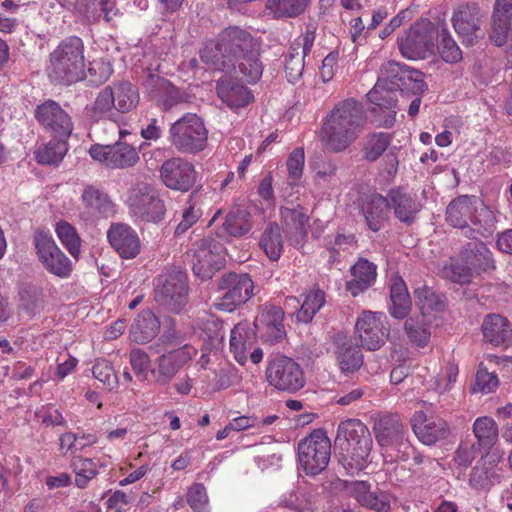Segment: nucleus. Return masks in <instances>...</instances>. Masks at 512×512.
I'll return each instance as SVG.
<instances>
[{"label":"nucleus","mask_w":512,"mask_h":512,"mask_svg":"<svg viewBox=\"0 0 512 512\" xmlns=\"http://www.w3.org/2000/svg\"><path fill=\"white\" fill-rule=\"evenodd\" d=\"M283 319L284 311L281 307L265 306L256 317L254 325L266 341L277 342L286 334Z\"/></svg>","instance_id":"bb28decb"},{"label":"nucleus","mask_w":512,"mask_h":512,"mask_svg":"<svg viewBox=\"0 0 512 512\" xmlns=\"http://www.w3.org/2000/svg\"><path fill=\"white\" fill-rule=\"evenodd\" d=\"M345 490L363 507L377 512H389L391 508L389 495L380 490H371L367 481L354 480L347 482Z\"/></svg>","instance_id":"4be33fe9"},{"label":"nucleus","mask_w":512,"mask_h":512,"mask_svg":"<svg viewBox=\"0 0 512 512\" xmlns=\"http://www.w3.org/2000/svg\"><path fill=\"white\" fill-rule=\"evenodd\" d=\"M335 344V354L341 371L353 373L358 370L363 363L361 350L352 344V340L348 336L342 334L336 336Z\"/></svg>","instance_id":"2f4dec72"},{"label":"nucleus","mask_w":512,"mask_h":512,"mask_svg":"<svg viewBox=\"0 0 512 512\" xmlns=\"http://www.w3.org/2000/svg\"><path fill=\"white\" fill-rule=\"evenodd\" d=\"M55 232L68 252L74 258H78L81 252V239L76 229L68 222L61 221L56 224Z\"/></svg>","instance_id":"bf43d9fd"},{"label":"nucleus","mask_w":512,"mask_h":512,"mask_svg":"<svg viewBox=\"0 0 512 512\" xmlns=\"http://www.w3.org/2000/svg\"><path fill=\"white\" fill-rule=\"evenodd\" d=\"M85 69L83 42L73 36L51 52L46 71L52 82L71 85L85 78Z\"/></svg>","instance_id":"7ed1b4c3"},{"label":"nucleus","mask_w":512,"mask_h":512,"mask_svg":"<svg viewBox=\"0 0 512 512\" xmlns=\"http://www.w3.org/2000/svg\"><path fill=\"white\" fill-rule=\"evenodd\" d=\"M377 81L397 90L402 86H407V81H413L411 89L416 93H422L426 88L419 71L410 70L393 61H389L381 67Z\"/></svg>","instance_id":"6ab92c4d"},{"label":"nucleus","mask_w":512,"mask_h":512,"mask_svg":"<svg viewBox=\"0 0 512 512\" xmlns=\"http://www.w3.org/2000/svg\"><path fill=\"white\" fill-rule=\"evenodd\" d=\"M366 122L362 105L354 99L338 103L326 116L321 141L326 149L341 152L360 135Z\"/></svg>","instance_id":"f257e3e1"},{"label":"nucleus","mask_w":512,"mask_h":512,"mask_svg":"<svg viewBox=\"0 0 512 512\" xmlns=\"http://www.w3.org/2000/svg\"><path fill=\"white\" fill-rule=\"evenodd\" d=\"M82 201L93 214L106 215L112 211V202L107 194L94 187L84 189Z\"/></svg>","instance_id":"8fccbe9b"},{"label":"nucleus","mask_w":512,"mask_h":512,"mask_svg":"<svg viewBox=\"0 0 512 512\" xmlns=\"http://www.w3.org/2000/svg\"><path fill=\"white\" fill-rule=\"evenodd\" d=\"M75 484L78 488H85L89 481L97 475L96 464L91 459L80 458L74 463Z\"/></svg>","instance_id":"69168bd1"},{"label":"nucleus","mask_w":512,"mask_h":512,"mask_svg":"<svg viewBox=\"0 0 512 512\" xmlns=\"http://www.w3.org/2000/svg\"><path fill=\"white\" fill-rule=\"evenodd\" d=\"M223 229L229 236L240 237L252 229L248 212L240 209L229 212L223 223Z\"/></svg>","instance_id":"3c124183"},{"label":"nucleus","mask_w":512,"mask_h":512,"mask_svg":"<svg viewBox=\"0 0 512 512\" xmlns=\"http://www.w3.org/2000/svg\"><path fill=\"white\" fill-rule=\"evenodd\" d=\"M375 437L382 447H389L401 441L404 451L401 458L409 455V451L412 448L408 443H404L403 440V426L400 422L399 416L395 414H388L381 416L374 425Z\"/></svg>","instance_id":"a878e982"},{"label":"nucleus","mask_w":512,"mask_h":512,"mask_svg":"<svg viewBox=\"0 0 512 512\" xmlns=\"http://www.w3.org/2000/svg\"><path fill=\"white\" fill-rule=\"evenodd\" d=\"M110 89L113 92L116 114L131 111L139 102L138 91L129 82H121L111 85Z\"/></svg>","instance_id":"37998d69"},{"label":"nucleus","mask_w":512,"mask_h":512,"mask_svg":"<svg viewBox=\"0 0 512 512\" xmlns=\"http://www.w3.org/2000/svg\"><path fill=\"white\" fill-rule=\"evenodd\" d=\"M512 0H496L491 39L497 46L507 44L508 61L512 64Z\"/></svg>","instance_id":"aec40b11"},{"label":"nucleus","mask_w":512,"mask_h":512,"mask_svg":"<svg viewBox=\"0 0 512 512\" xmlns=\"http://www.w3.org/2000/svg\"><path fill=\"white\" fill-rule=\"evenodd\" d=\"M43 308V297L41 290L32 285H25L19 291L18 311L19 314L32 318Z\"/></svg>","instance_id":"79ce46f5"},{"label":"nucleus","mask_w":512,"mask_h":512,"mask_svg":"<svg viewBox=\"0 0 512 512\" xmlns=\"http://www.w3.org/2000/svg\"><path fill=\"white\" fill-rule=\"evenodd\" d=\"M356 333L362 347L367 350H377L389 335L387 317L381 312L363 311L355 325Z\"/></svg>","instance_id":"ddd939ff"},{"label":"nucleus","mask_w":512,"mask_h":512,"mask_svg":"<svg viewBox=\"0 0 512 512\" xmlns=\"http://www.w3.org/2000/svg\"><path fill=\"white\" fill-rule=\"evenodd\" d=\"M208 132L203 121L188 113L174 122L169 130L171 144L182 153H197L205 149Z\"/></svg>","instance_id":"39448f33"},{"label":"nucleus","mask_w":512,"mask_h":512,"mask_svg":"<svg viewBox=\"0 0 512 512\" xmlns=\"http://www.w3.org/2000/svg\"><path fill=\"white\" fill-rule=\"evenodd\" d=\"M66 139L51 140L35 151V157L40 164H56L60 162L67 152Z\"/></svg>","instance_id":"603ef678"},{"label":"nucleus","mask_w":512,"mask_h":512,"mask_svg":"<svg viewBox=\"0 0 512 512\" xmlns=\"http://www.w3.org/2000/svg\"><path fill=\"white\" fill-rule=\"evenodd\" d=\"M376 265L367 259H359L350 269L351 280L347 282V290L357 296L371 287L377 277Z\"/></svg>","instance_id":"473e14b6"},{"label":"nucleus","mask_w":512,"mask_h":512,"mask_svg":"<svg viewBox=\"0 0 512 512\" xmlns=\"http://www.w3.org/2000/svg\"><path fill=\"white\" fill-rule=\"evenodd\" d=\"M201 215L202 208L199 199L195 196H191L183 209L182 218L175 229V233L177 235L185 233L199 220Z\"/></svg>","instance_id":"680f3d73"},{"label":"nucleus","mask_w":512,"mask_h":512,"mask_svg":"<svg viewBox=\"0 0 512 512\" xmlns=\"http://www.w3.org/2000/svg\"><path fill=\"white\" fill-rule=\"evenodd\" d=\"M89 155L98 163L113 169L132 167L139 161L137 150L124 142H116L113 145H92Z\"/></svg>","instance_id":"2eb2a0df"},{"label":"nucleus","mask_w":512,"mask_h":512,"mask_svg":"<svg viewBox=\"0 0 512 512\" xmlns=\"http://www.w3.org/2000/svg\"><path fill=\"white\" fill-rule=\"evenodd\" d=\"M126 202L131 214L144 221L158 222L162 219L165 212L163 201L145 183H140L133 187L129 191Z\"/></svg>","instance_id":"f8f14e48"},{"label":"nucleus","mask_w":512,"mask_h":512,"mask_svg":"<svg viewBox=\"0 0 512 512\" xmlns=\"http://www.w3.org/2000/svg\"><path fill=\"white\" fill-rule=\"evenodd\" d=\"M458 367L454 363H448L441 368L434 380V389L440 393L449 391L456 382Z\"/></svg>","instance_id":"774afa93"},{"label":"nucleus","mask_w":512,"mask_h":512,"mask_svg":"<svg viewBox=\"0 0 512 512\" xmlns=\"http://www.w3.org/2000/svg\"><path fill=\"white\" fill-rule=\"evenodd\" d=\"M482 332L484 338L494 345L506 342L512 335L508 320L499 314H490L485 317Z\"/></svg>","instance_id":"e433bc0d"},{"label":"nucleus","mask_w":512,"mask_h":512,"mask_svg":"<svg viewBox=\"0 0 512 512\" xmlns=\"http://www.w3.org/2000/svg\"><path fill=\"white\" fill-rule=\"evenodd\" d=\"M404 332L408 342L418 348L427 346L431 338L430 328L424 319H407L404 323Z\"/></svg>","instance_id":"09e8293b"},{"label":"nucleus","mask_w":512,"mask_h":512,"mask_svg":"<svg viewBox=\"0 0 512 512\" xmlns=\"http://www.w3.org/2000/svg\"><path fill=\"white\" fill-rule=\"evenodd\" d=\"M266 378L271 386L280 391L296 392L305 384L300 365L285 356H277L269 361Z\"/></svg>","instance_id":"9b49d317"},{"label":"nucleus","mask_w":512,"mask_h":512,"mask_svg":"<svg viewBox=\"0 0 512 512\" xmlns=\"http://www.w3.org/2000/svg\"><path fill=\"white\" fill-rule=\"evenodd\" d=\"M480 11L476 4L460 6L454 13L452 23L454 30L467 45H472L478 38Z\"/></svg>","instance_id":"393cba45"},{"label":"nucleus","mask_w":512,"mask_h":512,"mask_svg":"<svg viewBox=\"0 0 512 512\" xmlns=\"http://www.w3.org/2000/svg\"><path fill=\"white\" fill-rule=\"evenodd\" d=\"M107 239L121 258L133 259L141 250L138 234L129 225L114 223L107 231Z\"/></svg>","instance_id":"412c9836"},{"label":"nucleus","mask_w":512,"mask_h":512,"mask_svg":"<svg viewBox=\"0 0 512 512\" xmlns=\"http://www.w3.org/2000/svg\"><path fill=\"white\" fill-rule=\"evenodd\" d=\"M155 365L156 366L152 370V373L155 377L156 383L161 385L168 384L180 369V365L172 352H168L160 356Z\"/></svg>","instance_id":"13d9d810"},{"label":"nucleus","mask_w":512,"mask_h":512,"mask_svg":"<svg viewBox=\"0 0 512 512\" xmlns=\"http://www.w3.org/2000/svg\"><path fill=\"white\" fill-rule=\"evenodd\" d=\"M191 252L193 272L202 280L211 278L225 262L223 244L214 238H204L197 242Z\"/></svg>","instance_id":"9d476101"},{"label":"nucleus","mask_w":512,"mask_h":512,"mask_svg":"<svg viewBox=\"0 0 512 512\" xmlns=\"http://www.w3.org/2000/svg\"><path fill=\"white\" fill-rule=\"evenodd\" d=\"M371 442L360 443L357 446L348 445L340 447L339 462L350 475L358 474L365 470L371 463Z\"/></svg>","instance_id":"cd10ccee"},{"label":"nucleus","mask_w":512,"mask_h":512,"mask_svg":"<svg viewBox=\"0 0 512 512\" xmlns=\"http://www.w3.org/2000/svg\"><path fill=\"white\" fill-rule=\"evenodd\" d=\"M253 281L247 274L229 273L218 282V295L213 307L219 311L233 312L253 295Z\"/></svg>","instance_id":"6e6552de"},{"label":"nucleus","mask_w":512,"mask_h":512,"mask_svg":"<svg viewBox=\"0 0 512 512\" xmlns=\"http://www.w3.org/2000/svg\"><path fill=\"white\" fill-rule=\"evenodd\" d=\"M396 91L397 89H392V87L377 81L367 94L369 101L375 105L373 112L376 113L377 109L383 112V117L378 120L382 126L391 127L395 122Z\"/></svg>","instance_id":"5701e85b"},{"label":"nucleus","mask_w":512,"mask_h":512,"mask_svg":"<svg viewBox=\"0 0 512 512\" xmlns=\"http://www.w3.org/2000/svg\"><path fill=\"white\" fill-rule=\"evenodd\" d=\"M254 332L247 322L238 323L230 333V351L235 360L244 365L247 361V351L254 343Z\"/></svg>","instance_id":"f704fd0d"},{"label":"nucleus","mask_w":512,"mask_h":512,"mask_svg":"<svg viewBox=\"0 0 512 512\" xmlns=\"http://www.w3.org/2000/svg\"><path fill=\"white\" fill-rule=\"evenodd\" d=\"M446 222L470 239L486 238L496 230L494 211L475 196H459L446 209Z\"/></svg>","instance_id":"f03ea898"},{"label":"nucleus","mask_w":512,"mask_h":512,"mask_svg":"<svg viewBox=\"0 0 512 512\" xmlns=\"http://www.w3.org/2000/svg\"><path fill=\"white\" fill-rule=\"evenodd\" d=\"M260 246L269 257V259L275 261L280 258L283 249V241L278 225L270 224L265 229L260 240Z\"/></svg>","instance_id":"4d7b16f0"},{"label":"nucleus","mask_w":512,"mask_h":512,"mask_svg":"<svg viewBox=\"0 0 512 512\" xmlns=\"http://www.w3.org/2000/svg\"><path fill=\"white\" fill-rule=\"evenodd\" d=\"M504 451L500 448L489 450L481 457L480 462L473 468L470 485L477 490H487L500 483L503 478L501 466Z\"/></svg>","instance_id":"dca6fc26"},{"label":"nucleus","mask_w":512,"mask_h":512,"mask_svg":"<svg viewBox=\"0 0 512 512\" xmlns=\"http://www.w3.org/2000/svg\"><path fill=\"white\" fill-rule=\"evenodd\" d=\"M473 434L477 439L478 447L483 449L492 450L498 441V426L496 422L488 416L476 418L473 423Z\"/></svg>","instance_id":"a19ab883"},{"label":"nucleus","mask_w":512,"mask_h":512,"mask_svg":"<svg viewBox=\"0 0 512 512\" xmlns=\"http://www.w3.org/2000/svg\"><path fill=\"white\" fill-rule=\"evenodd\" d=\"M159 331V321L151 311H144L138 315L130 329L132 341L145 344L156 337Z\"/></svg>","instance_id":"58836bf2"},{"label":"nucleus","mask_w":512,"mask_h":512,"mask_svg":"<svg viewBox=\"0 0 512 512\" xmlns=\"http://www.w3.org/2000/svg\"><path fill=\"white\" fill-rule=\"evenodd\" d=\"M251 35L239 27H228L223 30L216 41L205 43L200 50L201 60L217 70H225L230 67L232 55L237 50L250 46Z\"/></svg>","instance_id":"20e7f679"},{"label":"nucleus","mask_w":512,"mask_h":512,"mask_svg":"<svg viewBox=\"0 0 512 512\" xmlns=\"http://www.w3.org/2000/svg\"><path fill=\"white\" fill-rule=\"evenodd\" d=\"M35 117L39 123L57 138L67 139L73 130L68 113L55 101L47 100L37 106Z\"/></svg>","instance_id":"a211bd4d"},{"label":"nucleus","mask_w":512,"mask_h":512,"mask_svg":"<svg viewBox=\"0 0 512 512\" xmlns=\"http://www.w3.org/2000/svg\"><path fill=\"white\" fill-rule=\"evenodd\" d=\"M436 35L439 38L437 50L442 60L450 64H455L461 61L462 51L448 32L447 28L443 27L440 31L436 30Z\"/></svg>","instance_id":"864d4df0"},{"label":"nucleus","mask_w":512,"mask_h":512,"mask_svg":"<svg viewBox=\"0 0 512 512\" xmlns=\"http://www.w3.org/2000/svg\"><path fill=\"white\" fill-rule=\"evenodd\" d=\"M93 376L108 389L112 390L118 385V379L114 368L105 359H98L92 368Z\"/></svg>","instance_id":"0e129e2a"},{"label":"nucleus","mask_w":512,"mask_h":512,"mask_svg":"<svg viewBox=\"0 0 512 512\" xmlns=\"http://www.w3.org/2000/svg\"><path fill=\"white\" fill-rule=\"evenodd\" d=\"M461 260L468 264L474 272L495 268L492 252L483 242L467 244L461 251Z\"/></svg>","instance_id":"72a5a7b5"},{"label":"nucleus","mask_w":512,"mask_h":512,"mask_svg":"<svg viewBox=\"0 0 512 512\" xmlns=\"http://www.w3.org/2000/svg\"><path fill=\"white\" fill-rule=\"evenodd\" d=\"M33 242L40 262L49 273L59 278H68L71 275V260L60 250L48 231H36Z\"/></svg>","instance_id":"1a4fd4ad"},{"label":"nucleus","mask_w":512,"mask_h":512,"mask_svg":"<svg viewBox=\"0 0 512 512\" xmlns=\"http://www.w3.org/2000/svg\"><path fill=\"white\" fill-rule=\"evenodd\" d=\"M362 210L367 226L376 232L387 215L389 203L383 196L374 194L363 204Z\"/></svg>","instance_id":"ea45409f"},{"label":"nucleus","mask_w":512,"mask_h":512,"mask_svg":"<svg viewBox=\"0 0 512 512\" xmlns=\"http://www.w3.org/2000/svg\"><path fill=\"white\" fill-rule=\"evenodd\" d=\"M390 298L392 302L391 315L398 319L406 317L411 308V300L404 281L399 277L392 279Z\"/></svg>","instance_id":"c03bdc74"},{"label":"nucleus","mask_w":512,"mask_h":512,"mask_svg":"<svg viewBox=\"0 0 512 512\" xmlns=\"http://www.w3.org/2000/svg\"><path fill=\"white\" fill-rule=\"evenodd\" d=\"M390 137L386 133L372 134L365 145V157L370 161L378 159L387 149Z\"/></svg>","instance_id":"338daca9"},{"label":"nucleus","mask_w":512,"mask_h":512,"mask_svg":"<svg viewBox=\"0 0 512 512\" xmlns=\"http://www.w3.org/2000/svg\"><path fill=\"white\" fill-rule=\"evenodd\" d=\"M253 39L251 38L250 46L241 49H236V55H232V62L230 66L237 68L239 72L243 75V77L249 83L257 82L263 73V65L259 60L258 52L252 50Z\"/></svg>","instance_id":"c85d7f7f"},{"label":"nucleus","mask_w":512,"mask_h":512,"mask_svg":"<svg viewBox=\"0 0 512 512\" xmlns=\"http://www.w3.org/2000/svg\"><path fill=\"white\" fill-rule=\"evenodd\" d=\"M416 304L419 307L422 317H429L443 311L445 299L442 295L435 293L427 286L415 290Z\"/></svg>","instance_id":"a18cd8bd"},{"label":"nucleus","mask_w":512,"mask_h":512,"mask_svg":"<svg viewBox=\"0 0 512 512\" xmlns=\"http://www.w3.org/2000/svg\"><path fill=\"white\" fill-rule=\"evenodd\" d=\"M473 272L472 268L461 260V255L459 258H450L449 263L441 269L443 277L460 284L470 282Z\"/></svg>","instance_id":"052dcab7"},{"label":"nucleus","mask_w":512,"mask_h":512,"mask_svg":"<svg viewBox=\"0 0 512 512\" xmlns=\"http://www.w3.org/2000/svg\"><path fill=\"white\" fill-rule=\"evenodd\" d=\"M297 455L299 465L306 474H319L330 460V439L323 430L316 429L298 443Z\"/></svg>","instance_id":"423d86ee"},{"label":"nucleus","mask_w":512,"mask_h":512,"mask_svg":"<svg viewBox=\"0 0 512 512\" xmlns=\"http://www.w3.org/2000/svg\"><path fill=\"white\" fill-rule=\"evenodd\" d=\"M325 302V293L322 290L318 288L309 290L304 295L301 307L296 313L297 320L303 323L311 322L315 314L324 306Z\"/></svg>","instance_id":"49530a36"},{"label":"nucleus","mask_w":512,"mask_h":512,"mask_svg":"<svg viewBox=\"0 0 512 512\" xmlns=\"http://www.w3.org/2000/svg\"><path fill=\"white\" fill-rule=\"evenodd\" d=\"M499 387L498 376L481 363L477 369L473 391L481 394L493 393Z\"/></svg>","instance_id":"e2e57ef3"},{"label":"nucleus","mask_w":512,"mask_h":512,"mask_svg":"<svg viewBox=\"0 0 512 512\" xmlns=\"http://www.w3.org/2000/svg\"><path fill=\"white\" fill-rule=\"evenodd\" d=\"M217 93L220 99L232 109L243 107L253 99V95L248 88L227 76L219 79Z\"/></svg>","instance_id":"7c9ffc66"},{"label":"nucleus","mask_w":512,"mask_h":512,"mask_svg":"<svg viewBox=\"0 0 512 512\" xmlns=\"http://www.w3.org/2000/svg\"><path fill=\"white\" fill-rule=\"evenodd\" d=\"M311 0H268L267 8L278 18L302 14Z\"/></svg>","instance_id":"5fc2aeb1"},{"label":"nucleus","mask_w":512,"mask_h":512,"mask_svg":"<svg viewBox=\"0 0 512 512\" xmlns=\"http://www.w3.org/2000/svg\"><path fill=\"white\" fill-rule=\"evenodd\" d=\"M113 99V92L110 86L103 88L97 93L94 102L86 107V116L93 121L115 119L117 114Z\"/></svg>","instance_id":"4c0bfd02"},{"label":"nucleus","mask_w":512,"mask_h":512,"mask_svg":"<svg viewBox=\"0 0 512 512\" xmlns=\"http://www.w3.org/2000/svg\"><path fill=\"white\" fill-rule=\"evenodd\" d=\"M159 173L162 183L175 191L187 192L196 181L193 164L181 157H173L163 162Z\"/></svg>","instance_id":"f3484780"},{"label":"nucleus","mask_w":512,"mask_h":512,"mask_svg":"<svg viewBox=\"0 0 512 512\" xmlns=\"http://www.w3.org/2000/svg\"><path fill=\"white\" fill-rule=\"evenodd\" d=\"M372 437L367 426L359 419H346L340 422L335 444L338 448L348 445L357 446L360 443L371 442Z\"/></svg>","instance_id":"c756f323"},{"label":"nucleus","mask_w":512,"mask_h":512,"mask_svg":"<svg viewBox=\"0 0 512 512\" xmlns=\"http://www.w3.org/2000/svg\"><path fill=\"white\" fill-rule=\"evenodd\" d=\"M281 214L287 233L290 235L291 243L294 246H301L306 236L305 226L309 220L308 216L300 207L296 209L284 208Z\"/></svg>","instance_id":"c9c22d12"},{"label":"nucleus","mask_w":512,"mask_h":512,"mask_svg":"<svg viewBox=\"0 0 512 512\" xmlns=\"http://www.w3.org/2000/svg\"><path fill=\"white\" fill-rule=\"evenodd\" d=\"M412 427L417 438L425 445H433L448 435V425L443 419L428 417L422 411L413 415Z\"/></svg>","instance_id":"b1692460"},{"label":"nucleus","mask_w":512,"mask_h":512,"mask_svg":"<svg viewBox=\"0 0 512 512\" xmlns=\"http://www.w3.org/2000/svg\"><path fill=\"white\" fill-rule=\"evenodd\" d=\"M221 329L222 324L215 316L206 312L198 316L195 330L204 340L210 341L212 345L221 341L223 337Z\"/></svg>","instance_id":"6e6d98bb"},{"label":"nucleus","mask_w":512,"mask_h":512,"mask_svg":"<svg viewBox=\"0 0 512 512\" xmlns=\"http://www.w3.org/2000/svg\"><path fill=\"white\" fill-rule=\"evenodd\" d=\"M396 217L402 222H410L420 210V204L409 194L394 190L390 194Z\"/></svg>","instance_id":"de8ad7c7"},{"label":"nucleus","mask_w":512,"mask_h":512,"mask_svg":"<svg viewBox=\"0 0 512 512\" xmlns=\"http://www.w3.org/2000/svg\"><path fill=\"white\" fill-rule=\"evenodd\" d=\"M155 299L173 312H179L187 302V280L182 272L161 275L155 287Z\"/></svg>","instance_id":"4468645a"},{"label":"nucleus","mask_w":512,"mask_h":512,"mask_svg":"<svg viewBox=\"0 0 512 512\" xmlns=\"http://www.w3.org/2000/svg\"><path fill=\"white\" fill-rule=\"evenodd\" d=\"M436 28L428 19L415 22L408 31L398 38V47L403 57L419 60L434 54Z\"/></svg>","instance_id":"0eeeda50"}]
</instances>
